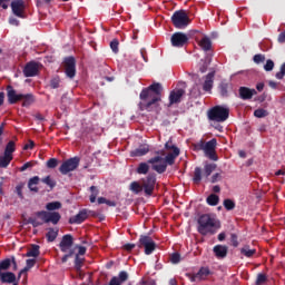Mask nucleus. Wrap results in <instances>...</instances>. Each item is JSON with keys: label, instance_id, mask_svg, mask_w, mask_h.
Returning <instances> with one entry per match:
<instances>
[{"label": "nucleus", "instance_id": "63", "mask_svg": "<svg viewBox=\"0 0 285 285\" xmlns=\"http://www.w3.org/2000/svg\"><path fill=\"white\" fill-rule=\"evenodd\" d=\"M278 43H285V30L278 35Z\"/></svg>", "mask_w": 285, "mask_h": 285}, {"label": "nucleus", "instance_id": "53", "mask_svg": "<svg viewBox=\"0 0 285 285\" xmlns=\"http://www.w3.org/2000/svg\"><path fill=\"white\" fill-rule=\"evenodd\" d=\"M285 77V62L281 66V71L276 72V79H284Z\"/></svg>", "mask_w": 285, "mask_h": 285}, {"label": "nucleus", "instance_id": "56", "mask_svg": "<svg viewBox=\"0 0 285 285\" xmlns=\"http://www.w3.org/2000/svg\"><path fill=\"white\" fill-rule=\"evenodd\" d=\"M11 1L12 0H0V8H2V10H8Z\"/></svg>", "mask_w": 285, "mask_h": 285}, {"label": "nucleus", "instance_id": "34", "mask_svg": "<svg viewBox=\"0 0 285 285\" xmlns=\"http://www.w3.org/2000/svg\"><path fill=\"white\" fill-rule=\"evenodd\" d=\"M217 169V165L216 164H206L204 166V177L208 178L210 177V175H213L214 170Z\"/></svg>", "mask_w": 285, "mask_h": 285}, {"label": "nucleus", "instance_id": "43", "mask_svg": "<svg viewBox=\"0 0 285 285\" xmlns=\"http://www.w3.org/2000/svg\"><path fill=\"white\" fill-rule=\"evenodd\" d=\"M82 266H83V258L79 257V254H76L75 268H76L77 273L81 272Z\"/></svg>", "mask_w": 285, "mask_h": 285}, {"label": "nucleus", "instance_id": "17", "mask_svg": "<svg viewBox=\"0 0 285 285\" xmlns=\"http://www.w3.org/2000/svg\"><path fill=\"white\" fill-rule=\"evenodd\" d=\"M37 72H39V65L35 61L28 62L23 68L24 77H36Z\"/></svg>", "mask_w": 285, "mask_h": 285}, {"label": "nucleus", "instance_id": "45", "mask_svg": "<svg viewBox=\"0 0 285 285\" xmlns=\"http://www.w3.org/2000/svg\"><path fill=\"white\" fill-rule=\"evenodd\" d=\"M268 116V111H266V109H256L254 111V117H257V119H263V117H267Z\"/></svg>", "mask_w": 285, "mask_h": 285}, {"label": "nucleus", "instance_id": "64", "mask_svg": "<svg viewBox=\"0 0 285 285\" xmlns=\"http://www.w3.org/2000/svg\"><path fill=\"white\" fill-rule=\"evenodd\" d=\"M138 285H155V281L141 279Z\"/></svg>", "mask_w": 285, "mask_h": 285}, {"label": "nucleus", "instance_id": "2", "mask_svg": "<svg viewBox=\"0 0 285 285\" xmlns=\"http://www.w3.org/2000/svg\"><path fill=\"white\" fill-rule=\"evenodd\" d=\"M179 148H175L173 153H169L166 155V151L164 150H158L155 151L156 155H161V156H155L150 159H148V164L151 165V168L158 173V175H164V173L167 170L168 166H173L175 164V160L177 159L179 155ZM164 155L166 157L164 158Z\"/></svg>", "mask_w": 285, "mask_h": 285}, {"label": "nucleus", "instance_id": "14", "mask_svg": "<svg viewBox=\"0 0 285 285\" xmlns=\"http://www.w3.org/2000/svg\"><path fill=\"white\" fill-rule=\"evenodd\" d=\"M188 43V36L184 32H175L171 36V46L174 48H184Z\"/></svg>", "mask_w": 285, "mask_h": 285}, {"label": "nucleus", "instance_id": "42", "mask_svg": "<svg viewBox=\"0 0 285 285\" xmlns=\"http://www.w3.org/2000/svg\"><path fill=\"white\" fill-rule=\"evenodd\" d=\"M12 265V261L10 258L3 259L0 262V275L2 274L1 271H8Z\"/></svg>", "mask_w": 285, "mask_h": 285}, {"label": "nucleus", "instance_id": "46", "mask_svg": "<svg viewBox=\"0 0 285 285\" xmlns=\"http://www.w3.org/2000/svg\"><path fill=\"white\" fill-rule=\"evenodd\" d=\"M267 277L265 274H258L255 284L256 285H264L267 282Z\"/></svg>", "mask_w": 285, "mask_h": 285}, {"label": "nucleus", "instance_id": "48", "mask_svg": "<svg viewBox=\"0 0 285 285\" xmlns=\"http://www.w3.org/2000/svg\"><path fill=\"white\" fill-rule=\"evenodd\" d=\"M253 61L254 63H264V61H266V56L257 53L254 56Z\"/></svg>", "mask_w": 285, "mask_h": 285}, {"label": "nucleus", "instance_id": "38", "mask_svg": "<svg viewBox=\"0 0 285 285\" xmlns=\"http://www.w3.org/2000/svg\"><path fill=\"white\" fill-rule=\"evenodd\" d=\"M208 206H217L219 204V196L210 194L206 199Z\"/></svg>", "mask_w": 285, "mask_h": 285}, {"label": "nucleus", "instance_id": "23", "mask_svg": "<svg viewBox=\"0 0 285 285\" xmlns=\"http://www.w3.org/2000/svg\"><path fill=\"white\" fill-rule=\"evenodd\" d=\"M2 284H14L17 282V276L12 272H6L0 275Z\"/></svg>", "mask_w": 285, "mask_h": 285}, {"label": "nucleus", "instance_id": "18", "mask_svg": "<svg viewBox=\"0 0 285 285\" xmlns=\"http://www.w3.org/2000/svg\"><path fill=\"white\" fill-rule=\"evenodd\" d=\"M213 250L217 259H224L228 256V246L226 245H215Z\"/></svg>", "mask_w": 285, "mask_h": 285}, {"label": "nucleus", "instance_id": "6", "mask_svg": "<svg viewBox=\"0 0 285 285\" xmlns=\"http://www.w3.org/2000/svg\"><path fill=\"white\" fill-rule=\"evenodd\" d=\"M196 150H203L205 153V157L210 159L212 161H218L219 157H217V139L213 138L209 141L200 140L195 145Z\"/></svg>", "mask_w": 285, "mask_h": 285}, {"label": "nucleus", "instance_id": "13", "mask_svg": "<svg viewBox=\"0 0 285 285\" xmlns=\"http://www.w3.org/2000/svg\"><path fill=\"white\" fill-rule=\"evenodd\" d=\"M65 73L69 79H75V76L77 75V60H75V57L65 59Z\"/></svg>", "mask_w": 285, "mask_h": 285}, {"label": "nucleus", "instance_id": "21", "mask_svg": "<svg viewBox=\"0 0 285 285\" xmlns=\"http://www.w3.org/2000/svg\"><path fill=\"white\" fill-rule=\"evenodd\" d=\"M210 275V269L208 267H202L198 273L194 274L191 282H200V279H206Z\"/></svg>", "mask_w": 285, "mask_h": 285}, {"label": "nucleus", "instance_id": "33", "mask_svg": "<svg viewBox=\"0 0 285 285\" xmlns=\"http://www.w3.org/2000/svg\"><path fill=\"white\" fill-rule=\"evenodd\" d=\"M59 236V229L49 228L48 233L46 234L47 242L52 243Z\"/></svg>", "mask_w": 285, "mask_h": 285}, {"label": "nucleus", "instance_id": "12", "mask_svg": "<svg viewBox=\"0 0 285 285\" xmlns=\"http://www.w3.org/2000/svg\"><path fill=\"white\" fill-rule=\"evenodd\" d=\"M10 6L14 17H18L19 19H26V1L13 0L11 1Z\"/></svg>", "mask_w": 285, "mask_h": 285}, {"label": "nucleus", "instance_id": "60", "mask_svg": "<svg viewBox=\"0 0 285 285\" xmlns=\"http://www.w3.org/2000/svg\"><path fill=\"white\" fill-rule=\"evenodd\" d=\"M28 168H32V164L30 161L20 167V173H24V170H28Z\"/></svg>", "mask_w": 285, "mask_h": 285}, {"label": "nucleus", "instance_id": "1", "mask_svg": "<svg viewBox=\"0 0 285 285\" xmlns=\"http://www.w3.org/2000/svg\"><path fill=\"white\" fill-rule=\"evenodd\" d=\"M161 92H164V87L159 82H154L149 87L144 88L139 95V110L153 112V109L157 108L159 101H161Z\"/></svg>", "mask_w": 285, "mask_h": 285}, {"label": "nucleus", "instance_id": "52", "mask_svg": "<svg viewBox=\"0 0 285 285\" xmlns=\"http://www.w3.org/2000/svg\"><path fill=\"white\" fill-rule=\"evenodd\" d=\"M60 83H61V80L59 79V77H55L50 80V87L53 89L59 88Z\"/></svg>", "mask_w": 285, "mask_h": 285}, {"label": "nucleus", "instance_id": "22", "mask_svg": "<svg viewBox=\"0 0 285 285\" xmlns=\"http://www.w3.org/2000/svg\"><path fill=\"white\" fill-rule=\"evenodd\" d=\"M214 79H215V72H209L206 76L205 82L203 83V90L205 92H210L213 90Z\"/></svg>", "mask_w": 285, "mask_h": 285}, {"label": "nucleus", "instance_id": "24", "mask_svg": "<svg viewBox=\"0 0 285 285\" xmlns=\"http://www.w3.org/2000/svg\"><path fill=\"white\" fill-rule=\"evenodd\" d=\"M150 153V148L147 145H141L131 151V157H144V155H148Z\"/></svg>", "mask_w": 285, "mask_h": 285}, {"label": "nucleus", "instance_id": "49", "mask_svg": "<svg viewBox=\"0 0 285 285\" xmlns=\"http://www.w3.org/2000/svg\"><path fill=\"white\" fill-rule=\"evenodd\" d=\"M57 166H59V160L57 158L47 160V168H57Z\"/></svg>", "mask_w": 285, "mask_h": 285}, {"label": "nucleus", "instance_id": "20", "mask_svg": "<svg viewBox=\"0 0 285 285\" xmlns=\"http://www.w3.org/2000/svg\"><path fill=\"white\" fill-rule=\"evenodd\" d=\"M85 219H88V212L82 209L76 216L69 218V224H83Z\"/></svg>", "mask_w": 285, "mask_h": 285}, {"label": "nucleus", "instance_id": "28", "mask_svg": "<svg viewBox=\"0 0 285 285\" xmlns=\"http://www.w3.org/2000/svg\"><path fill=\"white\" fill-rule=\"evenodd\" d=\"M218 88H219L220 97H228V90L233 89V85H230L229 82H220Z\"/></svg>", "mask_w": 285, "mask_h": 285}, {"label": "nucleus", "instance_id": "26", "mask_svg": "<svg viewBox=\"0 0 285 285\" xmlns=\"http://www.w3.org/2000/svg\"><path fill=\"white\" fill-rule=\"evenodd\" d=\"M39 181H41V178L39 176H33L32 178L29 179L28 181V188L31 190V193H39Z\"/></svg>", "mask_w": 285, "mask_h": 285}, {"label": "nucleus", "instance_id": "3", "mask_svg": "<svg viewBox=\"0 0 285 285\" xmlns=\"http://www.w3.org/2000/svg\"><path fill=\"white\" fill-rule=\"evenodd\" d=\"M36 217L38 218L30 217L28 219V224H31L33 228H38V226H43V224H53V226H57V224L61 222V214H59L58 212L41 210L36 213Z\"/></svg>", "mask_w": 285, "mask_h": 285}, {"label": "nucleus", "instance_id": "16", "mask_svg": "<svg viewBox=\"0 0 285 285\" xmlns=\"http://www.w3.org/2000/svg\"><path fill=\"white\" fill-rule=\"evenodd\" d=\"M72 244H75V238L72 237V235H63L61 242L59 243V248L61 253H68V250L72 248Z\"/></svg>", "mask_w": 285, "mask_h": 285}, {"label": "nucleus", "instance_id": "19", "mask_svg": "<svg viewBox=\"0 0 285 285\" xmlns=\"http://www.w3.org/2000/svg\"><path fill=\"white\" fill-rule=\"evenodd\" d=\"M238 92H239L240 99H244V100L253 99V96L257 95V90L250 89L248 87H240Z\"/></svg>", "mask_w": 285, "mask_h": 285}, {"label": "nucleus", "instance_id": "10", "mask_svg": "<svg viewBox=\"0 0 285 285\" xmlns=\"http://www.w3.org/2000/svg\"><path fill=\"white\" fill-rule=\"evenodd\" d=\"M138 247L145 248V255H153V253H155V248H157V243H155L153 237L141 235L138 240Z\"/></svg>", "mask_w": 285, "mask_h": 285}, {"label": "nucleus", "instance_id": "54", "mask_svg": "<svg viewBox=\"0 0 285 285\" xmlns=\"http://www.w3.org/2000/svg\"><path fill=\"white\" fill-rule=\"evenodd\" d=\"M217 181H222V174L216 173L210 178V184H217Z\"/></svg>", "mask_w": 285, "mask_h": 285}, {"label": "nucleus", "instance_id": "40", "mask_svg": "<svg viewBox=\"0 0 285 285\" xmlns=\"http://www.w3.org/2000/svg\"><path fill=\"white\" fill-rule=\"evenodd\" d=\"M10 161H12V157L10 156H0V168H8L10 166Z\"/></svg>", "mask_w": 285, "mask_h": 285}, {"label": "nucleus", "instance_id": "36", "mask_svg": "<svg viewBox=\"0 0 285 285\" xmlns=\"http://www.w3.org/2000/svg\"><path fill=\"white\" fill-rule=\"evenodd\" d=\"M202 167H196L194 170V177H193V181L194 184H202Z\"/></svg>", "mask_w": 285, "mask_h": 285}, {"label": "nucleus", "instance_id": "8", "mask_svg": "<svg viewBox=\"0 0 285 285\" xmlns=\"http://www.w3.org/2000/svg\"><path fill=\"white\" fill-rule=\"evenodd\" d=\"M171 23L178 30H184L190 26V18L188 17L186 10H177L171 16Z\"/></svg>", "mask_w": 285, "mask_h": 285}, {"label": "nucleus", "instance_id": "35", "mask_svg": "<svg viewBox=\"0 0 285 285\" xmlns=\"http://www.w3.org/2000/svg\"><path fill=\"white\" fill-rule=\"evenodd\" d=\"M16 150L17 147L14 145V141L10 140L4 148V155H7V157H12V153H14Z\"/></svg>", "mask_w": 285, "mask_h": 285}, {"label": "nucleus", "instance_id": "31", "mask_svg": "<svg viewBox=\"0 0 285 285\" xmlns=\"http://www.w3.org/2000/svg\"><path fill=\"white\" fill-rule=\"evenodd\" d=\"M40 246L39 245H31V248L27 252L26 256L27 257H39L41 255V252L39 250Z\"/></svg>", "mask_w": 285, "mask_h": 285}, {"label": "nucleus", "instance_id": "11", "mask_svg": "<svg viewBox=\"0 0 285 285\" xmlns=\"http://www.w3.org/2000/svg\"><path fill=\"white\" fill-rule=\"evenodd\" d=\"M157 184V177L155 174H149L145 179H142V190L147 197L153 196L155 193V185Z\"/></svg>", "mask_w": 285, "mask_h": 285}, {"label": "nucleus", "instance_id": "61", "mask_svg": "<svg viewBox=\"0 0 285 285\" xmlns=\"http://www.w3.org/2000/svg\"><path fill=\"white\" fill-rule=\"evenodd\" d=\"M35 148V141L29 140L27 145L23 146V150H32Z\"/></svg>", "mask_w": 285, "mask_h": 285}, {"label": "nucleus", "instance_id": "57", "mask_svg": "<svg viewBox=\"0 0 285 285\" xmlns=\"http://www.w3.org/2000/svg\"><path fill=\"white\" fill-rule=\"evenodd\" d=\"M72 255H75V250L70 249L69 253L61 258L62 264H66V262H68Z\"/></svg>", "mask_w": 285, "mask_h": 285}, {"label": "nucleus", "instance_id": "47", "mask_svg": "<svg viewBox=\"0 0 285 285\" xmlns=\"http://www.w3.org/2000/svg\"><path fill=\"white\" fill-rule=\"evenodd\" d=\"M170 262L171 264H179L181 262V255L179 253H173L170 255Z\"/></svg>", "mask_w": 285, "mask_h": 285}, {"label": "nucleus", "instance_id": "59", "mask_svg": "<svg viewBox=\"0 0 285 285\" xmlns=\"http://www.w3.org/2000/svg\"><path fill=\"white\" fill-rule=\"evenodd\" d=\"M16 193H17L18 197H20V199H23V186L18 185L16 187Z\"/></svg>", "mask_w": 285, "mask_h": 285}, {"label": "nucleus", "instance_id": "25", "mask_svg": "<svg viewBox=\"0 0 285 285\" xmlns=\"http://www.w3.org/2000/svg\"><path fill=\"white\" fill-rule=\"evenodd\" d=\"M198 45L200 46L202 50H204V52H208L213 48V41H210V38L207 36L203 37Z\"/></svg>", "mask_w": 285, "mask_h": 285}, {"label": "nucleus", "instance_id": "55", "mask_svg": "<svg viewBox=\"0 0 285 285\" xmlns=\"http://www.w3.org/2000/svg\"><path fill=\"white\" fill-rule=\"evenodd\" d=\"M230 242H232V246H234V248H237V246H239V240H237L236 234L230 235Z\"/></svg>", "mask_w": 285, "mask_h": 285}, {"label": "nucleus", "instance_id": "62", "mask_svg": "<svg viewBox=\"0 0 285 285\" xmlns=\"http://www.w3.org/2000/svg\"><path fill=\"white\" fill-rule=\"evenodd\" d=\"M9 23H10V26H19V20L17 19V18H14V17H10L9 18Z\"/></svg>", "mask_w": 285, "mask_h": 285}, {"label": "nucleus", "instance_id": "4", "mask_svg": "<svg viewBox=\"0 0 285 285\" xmlns=\"http://www.w3.org/2000/svg\"><path fill=\"white\" fill-rule=\"evenodd\" d=\"M7 99L11 106L22 101V108H28V106L35 104V96L32 94H17V90L11 85L7 86Z\"/></svg>", "mask_w": 285, "mask_h": 285}, {"label": "nucleus", "instance_id": "51", "mask_svg": "<svg viewBox=\"0 0 285 285\" xmlns=\"http://www.w3.org/2000/svg\"><path fill=\"white\" fill-rule=\"evenodd\" d=\"M273 68H275V62L271 59H268L264 66V70H266V72H271V70H273Z\"/></svg>", "mask_w": 285, "mask_h": 285}, {"label": "nucleus", "instance_id": "15", "mask_svg": "<svg viewBox=\"0 0 285 285\" xmlns=\"http://www.w3.org/2000/svg\"><path fill=\"white\" fill-rule=\"evenodd\" d=\"M184 95H186V90H184V89L171 90L169 94L168 108H170V106H175V104H181V99H183Z\"/></svg>", "mask_w": 285, "mask_h": 285}, {"label": "nucleus", "instance_id": "50", "mask_svg": "<svg viewBox=\"0 0 285 285\" xmlns=\"http://www.w3.org/2000/svg\"><path fill=\"white\" fill-rule=\"evenodd\" d=\"M110 48H111L112 52H115V55H117V52H119V40L114 39L110 42Z\"/></svg>", "mask_w": 285, "mask_h": 285}, {"label": "nucleus", "instance_id": "37", "mask_svg": "<svg viewBox=\"0 0 285 285\" xmlns=\"http://www.w3.org/2000/svg\"><path fill=\"white\" fill-rule=\"evenodd\" d=\"M42 184H46V186H49L50 190H52L55 188V186H57V181L55 179H52L51 176H47L45 178L41 179Z\"/></svg>", "mask_w": 285, "mask_h": 285}, {"label": "nucleus", "instance_id": "7", "mask_svg": "<svg viewBox=\"0 0 285 285\" xmlns=\"http://www.w3.org/2000/svg\"><path fill=\"white\" fill-rule=\"evenodd\" d=\"M230 117V109L222 107V106H215L212 109L208 110V119L210 121H217L218 124H223Z\"/></svg>", "mask_w": 285, "mask_h": 285}, {"label": "nucleus", "instance_id": "39", "mask_svg": "<svg viewBox=\"0 0 285 285\" xmlns=\"http://www.w3.org/2000/svg\"><path fill=\"white\" fill-rule=\"evenodd\" d=\"M46 208L49 210V213H53L52 210H59L61 208V202L48 203Z\"/></svg>", "mask_w": 285, "mask_h": 285}, {"label": "nucleus", "instance_id": "41", "mask_svg": "<svg viewBox=\"0 0 285 285\" xmlns=\"http://www.w3.org/2000/svg\"><path fill=\"white\" fill-rule=\"evenodd\" d=\"M257 253V249H250V247L245 246L240 248V254L244 255L245 257H253Z\"/></svg>", "mask_w": 285, "mask_h": 285}, {"label": "nucleus", "instance_id": "27", "mask_svg": "<svg viewBox=\"0 0 285 285\" xmlns=\"http://www.w3.org/2000/svg\"><path fill=\"white\" fill-rule=\"evenodd\" d=\"M35 264H37V259L35 258H29L27 259V265L23 269L20 271L18 277L20 278L21 275H24V277L28 275V271H30V268H35Z\"/></svg>", "mask_w": 285, "mask_h": 285}, {"label": "nucleus", "instance_id": "44", "mask_svg": "<svg viewBox=\"0 0 285 285\" xmlns=\"http://www.w3.org/2000/svg\"><path fill=\"white\" fill-rule=\"evenodd\" d=\"M223 206L224 208H226L227 210H235V203L233 199L230 198H226L224 202H223Z\"/></svg>", "mask_w": 285, "mask_h": 285}, {"label": "nucleus", "instance_id": "30", "mask_svg": "<svg viewBox=\"0 0 285 285\" xmlns=\"http://www.w3.org/2000/svg\"><path fill=\"white\" fill-rule=\"evenodd\" d=\"M212 61H213V53H207L205 61L199 67V71L206 72V70H208V66H210Z\"/></svg>", "mask_w": 285, "mask_h": 285}, {"label": "nucleus", "instance_id": "5", "mask_svg": "<svg viewBox=\"0 0 285 285\" xmlns=\"http://www.w3.org/2000/svg\"><path fill=\"white\" fill-rule=\"evenodd\" d=\"M197 232L199 235L206 237V235H215L217 233V220L209 214H203L197 220Z\"/></svg>", "mask_w": 285, "mask_h": 285}, {"label": "nucleus", "instance_id": "32", "mask_svg": "<svg viewBox=\"0 0 285 285\" xmlns=\"http://www.w3.org/2000/svg\"><path fill=\"white\" fill-rule=\"evenodd\" d=\"M129 190H131L134 195H139V193L144 190V185L139 184L138 181H132L129 185Z\"/></svg>", "mask_w": 285, "mask_h": 285}, {"label": "nucleus", "instance_id": "58", "mask_svg": "<svg viewBox=\"0 0 285 285\" xmlns=\"http://www.w3.org/2000/svg\"><path fill=\"white\" fill-rule=\"evenodd\" d=\"M166 150H173L175 153V148H178L177 146L173 145V140H169L165 144Z\"/></svg>", "mask_w": 285, "mask_h": 285}, {"label": "nucleus", "instance_id": "29", "mask_svg": "<svg viewBox=\"0 0 285 285\" xmlns=\"http://www.w3.org/2000/svg\"><path fill=\"white\" fill-rule=\"evenodd\" d=\"M150 163H140L136 169V173L138 175H148V171L150 170V165H148Z\"/></svg>", "mask_w": 285, "mask_h": 285}, {"label": "nucleus", "instance_id": "9", "mask_svg": "<svg viewBox=\"0 0 285 285\" xmlns=\"http://www.w3.org/2000/svg\"><path fill=\"white\" fill-rule=\"evenodd\" d=\"M80 161L81 158L77 156L65 160L59 167V173H61V175H68V173L77 170V168H79Z\"/></svg>", "mask_w": 285, "mask_h": 285}]
</instances>
